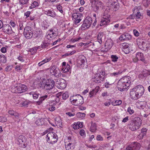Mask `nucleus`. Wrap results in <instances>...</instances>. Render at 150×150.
<instances>
[{"label":"nucleus","mask_w":150,"mask_h":150,"mask_svg":"<svg viewBox=\"0 0 150 150\" xmlns=\"http://www.w3.org/2000/svg\"><path fill=\"white\" fill-rule=\"evenodd\" d=\"M133 122L129 125V128L132 131L138 129L142 124V120L138 117H135L133 120Z\"/></svg>","instance_id":"obj_1"},{"label":"nucleus","mask_w":150,"mask_h":150,"mask_svg":"<svg viewBox=\"0 0 150 150\" xmlns=\"http://www.w3.org/2000/svg\"><path fill=\"white\" fill-rule=\"evenodd\" d=\"M27 86L23 84H19L16 86H13L11 89V91L14 93H22L27 90Z\"/></svg>","instance_id":"obj_2"},{"label":"nucleus","mask_w":150,"mask_h":150,"mask_svg":"<svg viewBox=\"0 0 150 150\" xmlns=\"http://www.w3.org/2000/svg\"><path fill=\"white\" fill-rule=\"evenodd\" d=\"M46 139L49 143L53 144L57 142L58 137L56 133L53 132H50L47 135Z\"/></svg>","instance_id":"obj_3"},{"label":"nucleus","mask_w":150,"mask_h":150,"mask_svg":"<svg viewBox=\"0 0 150 150\" xmlns=\"http://www.w3.org/2000/svg\"><path fill=\"white\" fill-rule=\"evenodd\" d=\"M91 7L93 11L97 12L100 8L103 6V3L100 1L96 0H90Z\"/></svg>","instance_id":"obj_4"},{"label":"nucleus","mask_w":150,"mask_h":150,"mask_svg":"<svg viewBox=\"0 0 150 150\" xmlns=\"http://www.w3.org/2000/svg\"><path fill=\"white\" fill-rule=\"evenodd\" d=\"M74 140L70 137L66 139L65 143V148L67 150H73L75 148Z\"/></svg>","instance_id":"obj_5"},{"label":"nucleus","mask_w":150,"mask_h":150,"mask_svg":"<svg viewBox=\"0 0 150 150\" xmlns=\"http://www.w3.org/2000/svg\"><path fill=\"white\" fill-rule=\"evenodd\" d=\"M74 99L71 101L72 104L76 106H79L84 103L83 97L79 95H77L74 96Z\"/></svg>","instance_id":"obj_6"},{"label":"nucleus","mask_w":150,"mask_h":150,"mask_svg":"<svg viewBox=\"0 0 150 150\" xmlns=\"http://www.w3.org/2000/svg\"><path fill=\"white\" fill-rule=\"evenodd\" d=\"M92 22L91 18L87 16L83 21V24L81 26V28L83 30L89 28L91 25Z\"/></svg>","instance_id":"obj_7"},{"label":"nucleus","mask_w":150,"mask_h":150,"mask_svg":"<svg viewBox=\"0 0 150 150\" xmlns=\"http://www.w3.org/2000/svg\"><path fill=\"white\" fill-rule=\"evenodd\" d=\"M139 7L135 6L133 9V12L135 16L136 20L137 21H138V19H142L143 18V14L139 12Z\"/></svg>","instance_id":"obj_8"},{"label":"nucleus","mask_w":150,"mask_h":150,"mask_svg":"<svg viewBox=\"0 0 150 150\" xmlns=\"http://www.w3.org/2000/svg\"><path fill=\"white\" fill-rule=\"evenodd\" d=\"M83 17V15L78 13H74L72 14V17L74 22L75 24L77 25L80 23L81 20V18Z\"/></svg>","instance_id":"obj_9"},{"label":"nucleus","mask_w":150,"mask_h":150,"mask_svg":"<svg viewBox=\"0 0 150 150\" xmlns=\"http://www.w3.org/2000/svg\"><path fill=\"white\" fill-rule=\"evenodd\" d=\"M140 148V145L139 143L137 142H134L131 143V144L127 146L126 150H138Z\"/></svg>","instance_id":"obj_10"},{"label":"nucleus","mask_w":150,"mask_h":150,"mask_svg":"<svg viewBox=\"0 0 150 150\" xmlns=\"http://www.w3.org/2000/svg\"><path fill=\"white\" fill-rule=\"evenodd\" d=\"M54 85V81L53 80L48 79L44 84V88L46 90H50L53 88Z\"/></svg>","instance_id":"obj_11"},{"label":"nucleus","mask_w":150,"mask_h":150,"mask_svg":"<svg viewBox=\"0 0 150 150\" xmlns=\"http://www.w3.org/2000/svg\"><path fill=\"white\" fill-rule=\"evenodd\" d=\"M24 34L26 38H31L33 36V33L31 30V27L28 26L24 28Z\"/></svg>","instance_id":"obj_12"},{"label":"nucleus","mask_w":150,"mask_h":150,"mask_svg":"<svg viewBox=\"0 0 150 150\" xmlns=\"http://www.w3.org/2000/svg\"><path fill=\"white\" fill-rule=\"evenodd\" d=\"M3 31L8 35H10L14 33L11 26L8 24L4 25L2 29Z\"/></svg>","instance_id":"obj_13"},{"label":"nucleus","mask_w":150,"mask_h":150,"mask_svg":"<svg viewBox=\"0 0 150 150\" xmlns=\"http://www.w3.org/2000/svg\"><path fill=\"white\" fill-rule=\"evenodd\" d=\"M110 17V15L108 14L104 15L100 21V25L102 26L109 24L110 22V20L109 19Z\"/></svg>","instance_id":"obj_14"},{"label":"nucleus","mask_w":150,"mask_h":150,"mask_svg":"<svg viewBox=\"0 0 150 150\" xmlns=\"http://www.w3.org/2000/svg\"><path fill=\"white\" fill-rule=\"evenodd\" d=\"M123 81L120 79L118 82L117 84V87L118 90L120 91H124L129 87V86L125 85L126 84L122 82Z\"/></svg>","instance_id":"obj_15"},{"label":"nucleus","mask_w":150,"mask_h":150,"mask_svg":"<svg viewBox=\"0 0 150 150\" xmlns=\"http://www.w3.org/2000/svg\"><path fill=\"white\" fill-rule=\"evenodd\" d=\"M136 93H138L140 97L143 95L144 89L143 86L142 85H138L133 88Z\"/></svg>","instance_id":"obj_16"},{"label":"nucleus","mask_w":150,"mask_h":150,"mask_svg":"<svg viewBox=\"0 0 150 150\" xmlns=\"http://www.w3.org/2000/svg\"><path fill=\"white\" fill-rule=\"evenodd\" d=\"M130 95L131 98L134 100H137L140 97L138 93H136V91L133 88L130 92Z\"/></svg>","instance_id":"obj_17"},{"label":"nucleus","mask_w":150,"mask_h":150,"mask_svg":"<svg viewBox=\"0 0 150 150\" xmlns=\"http://www.w3.org/2000/svg\"><path fill=\"white\" fill-rule=\"evenodd\" d=\"M121 79L123 81L122 82L126 84L125 85L129 86L131 83V78L129 76H125L121 78Z\"/></svg>","instance_id":"obj_18"},{"label":"nucleus","mask_w":150,"mask_h":150,"mask_svg":"<svg viewBox=\"0 0 150 150\" xmlns=\"http://www.w3.org/2000/svg\"><path fill=\"white\" fill-rule=\"evenodd\" d=\"M58 87L59 88L63 89L65 88L66 86V81L63 79H61L58 81Z\"/></svg>","instance_id":"obj_19"},{"label":"nucleus","mask_w":150,"mask_h":150,"mask_svg":"<svg viewBox=\"0 0 150 150\" xmlns=\"http://www.w3.org/2000/svg\"><path fill=\"white\" fill-rule=\"evenodd\" d=\"M50 72L53 75L57 76H59V69L55 66L52 67L50 70Z\"/></svg>","instance_id":"obj_20"},{"label":"nucleus","mask_w":150,"mask_h":150,"mask_svg":"<svg viewBox=\"0 0 150 150\" xmlns=\"http://www.w3.org/2000/svg\"><path fill=\"white\" fill-rule=\"evenodd\" d=\"M110 6L116 10L118 9L119 8V5L118 1L117 0H113V1L109 3Z\"/></svg>","instance_id":"obj_21"},{"label":"nucleus","mask_w":150,"mask_h":150,"mask_svg":"<svg viewBox=\"0 0 150 150\" xmlns=\"http://www.w3.org/2000/svg\"><path fill=\"white\" fill-rule=\"evenodd\" d=\"M132 38L131 36L129 33H126L121 35L119 39L120 40H129Z\"/></svg>","instance_id":"obj_22"},{"label":"nucleus","mask_w":150,"mask_h":150,"mask_svg":"<svg viewBox=\"0 0 150 150\" xmlns=\"http://www.w3.org/2000/svg\"><path fill=\"white\" fill-rule=\"evenodd\" d=\"M46 120H47L50 123L49 119L41 118L38 119L35 121V123L38 125H42L45 124V122L46 121Z\"/></svg>","instance_id":"obj_23"},{"label":"nucleus","mask_w":150,"mask_h":150,"mask_svg":"<svg viewBox=\"0 0 150 150\" xmlns=\"http://www.w3.org/2000/svg\"><path fill=\"white\" fill-rule=\"evenodd\" d=\"M86 60V58L83 55H80L77 60V63L80 65L79 66H80L84 65Z\"/></svg>","instance_id":"obj_24"},{"label":"nucleus","mask_w":150,"mask_h":150,"mask_svg":"<svg viewBox=\"0 0 150 150\" xmlns=\"http://www.w3.org/2000/svg\"><path fill=\"white\" fill-rule=\"evenodd\" d=\"M45 13L53 18H54L56 16V13L53 9L45 11Z\"/></svg>","instance_id":"obj_25"},{"label":"nucleus","mask_w":150,"mask_h":150,"mask_svg":"<svg viewBox=\"0 0 150 150\" xmlns=\"http://www.w3.org/2000/svg\"><path fill=\"white\" fill-rule=\"evenodd\" d=\"M136 59H137V61L139 60L144 62L145 60L143 54L140 52H138L137 53Z\"/></svg>","instance_id":"obj_26"},{"label":"nucleus","mask_w":150,"mask_h":150,"mask_svg":"<svg viewBox=\"0 0 150 150\" xmlns=\"http://www.w3.org/2000/svg\"><path fill=\"white\" fill-rule=\"evenodd\" d=\"M113 42L111 39L107 40L105 44V46L107 47L108 49H110L111 48L113 45Z\"/></svg>","instance_id":"obj_27"},{"label":"nucleus","mask_w":150,"mask_h":150,"mask_svg":"<svg viewBox=\"0 0 150 150\" xmlns=\"http://www.w3.org/2000/svg\"><path fill=\"white\" fill-rule=\"evenodd\" d=\"M104 35V34L102 32H99L97 40L99 43L101 44L102 42V38Z\"/></svg>","instance_id":"obj_28"},{"label":"nucleus","mask_w":150,"mask_h":150,"mask_svg":"<svg viewBox=\"0 0 150 150\" xmlns=\"http://www.w3.org/2000/svg\"><path fill=\"white\" fill-rule=\"evenodd\" d=\"M18 141L19 144H23L26 141V139L24 136L21 135L19 136Z\"/></svg>","instance_id":"obj_29"},{"label":"nucleus","mask_w":150,"mask_h":150,"mask_svg":"<svg viewBox=\"0 0 150 150\" xmlns=\"http://www.w3.org/2000/svg\"><path fill=\"white\" fill-rule=\"evenodd\" d=\"M144 41L142 40L140 38H138L137 40V42L139 47L140 48H142V46L144 42Z\"/></svg>","instance_id":"obj_30"},{"label":"nucleus","mask_w":150,"mask_h":150,"mask_svg":"<svg viewBox=\"0 0 150 150\" xmlns=\"http://www.w3.org/2000/svg\"><path fill=\"white\" fill-rule=\"evenodd\" d=\"M8 113L10 115L14 116L16 118H18V117L19 114L13 110H9Z\"/></svg>","instance_id":"obj_31"},{"label":"nucleus","mask_w":150,"mask_h":150,"mask_svg":"<svg viewBox=\"0 0 150 150\" xmlns=\"http://www.w3.org/2000/svg\"><path fill=\"white\" fill-rule=\"evenodd\" d=\"M96 130V125L95 123H92L90 128V131L92 132H94Z\"/></svg>","instance_id":"obj_32"},{"label":"nucleus","mask_w":150,"mask_h":150,"mask_svg":"<svg viewBox=\"0 0 150 150\" xmlns=\"http://www.w3.org/2000/svg\"><path fill=\"white\" fill-rule=\"evenodd\" d=\"M147 131V129L146 128H143L141 130V133L139 134V136L141 137L142 138L144 136L146 135V132Z\"/></svg>","instance_id":"obj_33"},{"label":"nucleus","mask_w":150,"mask_h":150,"mask_svg":"<svg viewBox=\"0 0 150 150\" xmlns=\"http://www.w3.org/2000/svg\"><path fill=\"white\" fill-rule=\"evenodd\" d=\"M45 40L42 42V44L41 45V48L44 49L47 48L50 45V43H49L48 42H47Z\"/></svg>","instance_id":"obj_34"},{"label":"nucleus","mask_w":150,"mask_h":150,"mask_svg":"<svg viewBox=\"0 0 150 150\" xmlns=\"http://www.w3.org/2000/svg\"><path fill=\"white\" fill-rule=\"evenodd\" d=\"M47 95H45L43 96L40 97L39 98V100L37 102V103L38 105H40L43 101L47 98Z\"/></svg>","instance_id":"obj_35"},{"label":"nucleus","mask_w":150,"mask_h":150,"mask_svg":"<svg viewBox=\"0 0 150 150\" xmlns=\"http://www.w3.org/2000/svg\"><path fill=\"white\" fill-rule=\"evenodd\" d=\"M86 114L84 113L79 112L77 113L76 116L78 118L83 119L85 117Z\"/></svg>","instance_id":"obj_36"},{"label":"nucleus","mask_w":150,"mask_h":150,"mask_svg":"<svg viewBox=\"0 0 150 150\" xmlns=\"http://www.w3.org/2000/svg\"><path fill=\"white\" fill-rule=\"evenodd\" d=\"M62 70L64 72H69L71 71L70 66L67 64L64 68H63Z\"/></svg>","instance_id":"obj_37"},{"label":"nucleus","mask_w":150,"mask_h":150,"mask_svg":"<svg viewBox=\"0 0 150 150\" xmlns=\"http://www.w3.org/2000/svg\"><path fill=\"white\" fill-rule=\"evenodd\" d=\"M51 60L50 58L48 59H46L43 60L42 61L38 63V65L40 67L42 65L44 64L45 63H46L49 61Z\"/></svg>","instance_id":"obj_38"},{"label":"nucleus","mask_w":150,"mask_h":150,"mask_svg":"<svg viewBox=\"0 0 150 150\" xmlns=\"http://www.w3.org/2000/svg\"><path fill=\"white\" fill-rule=\"evenodd\" d=\"M142 74L144 77H146L150 75V71L144 69L142 71Z\"/></svg>","instance_id":"obj_39"},{"label":"nucleus","mask_w":150,"mask_h":150,"mask_svg":"<svg viewBox=\"0 0 150 150\" xmlns=\"http://www.w3.org/2000/svg\"><path fill=\"white\" fill-rule=\"evenodd\" d=\"M38 4L37 1H34L31 4V6L29 8L30 9H33L36 6H38Z\"/></svg>","instance_id":"obj_40"},{"label":"nucleus","mask_w":150,"mask_h":150,"mask_svg":"<svg viewBox=\"0 0 150 150\" xmlns=\"http://www.w3.org/2000/svg\"><path fill=\"white\" fill-rule=\"evenodd\" d=\"M112 59V61L114 62H115L117 61L118 58L116 55H112L111 56Z\"/></svg>","instance_id":"obj_41"},{"label":"nucleus","mask_w":150,"mask_h":150,"mask_svg":"<svg viewBox=\"0 0 150 150\" xmlns=\"http://www.w3.org/2000/svg\"><path fill=\"white\" fill-rule=\"evenodd\" d=\"M69 95L67 92H66L62 95V98L63 99L66 100L68 97Z\"/></svg>","instance_id":"obj_42"},{"label":"nucleus","mask_w":150,"mask_h":150,"mask_svg":"<svg viewBox=\"0 0 150 150\" xmlns=\"http://www.w3.org/2000/svg\"><path fill=\"white\" fill-rule=\"evenodd\" d=\"M122 72V71H120L117 72H114L110 73V75L111 76H116L121 74Z\"/></svg>","instance_id":"obj_43"},{"label":"nucleus","mask_w":150,"mask_h":150,"mask_svg":"<svg viewBox=\"0 0 150 150\" xmlns=\"http://www.w3.org/2000/svg\"><path fill=\"white\" fill-rule=\"evenodd\" d=\"M146 102H141L140 103V106L139 107L140 108L144 109L146 107Z\"/></svg>","instance_id":"obj_44"},{"label":"nucleus","mask_w":150,"mask_h":150,"mask_svg":"<svg viewBox=\"0 0 150 150\" xmlns=\"http://www.w3.org/2000/svg\"><path fill=\"white\" fill-rule=\"evenodd\" d=\"M122 47L123 50L124 49L128 48V47H130V45L127 43H124L122 44Z\"/></svg>","instance_id":"obj_45"},{"label":"nucleus","mask_w":150,"mask_h":150,"mask_svg":"<svg viewBox=\"0 0 150 150\" xmlns=\"http://www.w3.org/2000/svg\"><path fill=\"white\" fill-rule=\"evenodd\" d=\"M17 59L21 62H23L25 61V58L22 55H21L18 57Z\"/></svg>","instance_id":"obj_46"},{"label":"nucleus","mask_w":150,"mask_h":150,"mask_svg":"<svg viewBox=\"0 0 150 150\" xmlns=\"http://www.w3.org/2000/svg\"><path fill=\"white\" fill-rule=\"evenodd\" d=\"M38 48V47H34L30 49V51L32 53H34L36 52Z\"/></svg>","instance_id":"obj_47"},{"label":"nucleus","mask_w":150,"mask_h":150,"mask_svg":"<svg viewBox=\"0 0 150 150\" xmlns=\"http://www.w3.org/2000/svg\"><path fill=\"white\" fill-rule=\"evenodd\" d=\"M49 31L50 32V34H51V36L53 38H54L55 37L57 36V34L54 32L52 29H51Z\"/></svg>","instance_id":"obj_48"},{"label":"nucleus","mask_w":150,"mask_h":150,"mask_svg":"<svg viewBox=\"0 0 150 150\" xmlns=\"http://www.w3.org/2000/svg\"><path fill=\"white\" fill-rule=\"evenodd\" d=\"M143 1L144 6L146 7H147L150 3V1L148 0H145Z\"/></svg>","instance_id":"obj_49"},{"label":"nucleus","mask_w":150,"mask_h":150,"mask_svg":"<svg viewBox=\"0 0 150 150\" xmlns=\"http://www.w3.org/2000/svg\"><path fill=\"white\" fill-rule=\"evenodd\" d=\"M7 119L4 117L0 116V122H5L7 121Z\"/></svg>","instance_id":"obj_50"},{"label":"nucleus","mask_w":150,"mask_h":150,"mask_svg":"<svg viewBox=\"0 0 150 150\" xmlns=\"http://www.w3.org/2000/svg\"><path fill=\"white\" fill-rule=\"evenodd\" d=\"M95 91V90H94V89H93L92 91H90L89 93V96L90 98H91L93 97L94 95L95 94H96Z\"/></svg>","instance_id":"obj_51"},{"label":"nucleus","mask_w":150,"mask_h":150,"mask_svg":"<svg viewBox=\"0 0 150 150\" xmlns=\"http://www.w3.org/2000/svg\"><path fill=\"white\" fill-rule=\"evenodd\" d=\"M127 111L130 115L134 113V111L133 110L131 109L130 107H129L127 110Z\"/></svg>","instance_id":"obj_52"},{"label":"nucleus","mask_w":150,"mask_h":150,"mask_svg":"<svg viewBox=\"0 0 150 150\" xmlns=\"http://www.w3.org/2000/svg\"><path fill=\"white\" fill-rule=\"evenodd\" d=\"M130 47H128V48H126L125 49H124L123 50V51L125 54H128L130 52Z\"/></svg>","instance_id":"obj_53"},{"label":"nucleus","mask_w":150,"mask_h":150,"mask_svg":"<svg viewBox=\"0 0 150 150\" xmlns=\"http://www.w3.org/2000/svg\"><path fill=\"white\" fill-rule=\"evenodd\" d=\"M115 105H119L121 104L122 101L120 100H117L115 101Z\"/></svg>","instance_id":"obj_54"},{"label":"nucleus","mask_w":150,"mask_h":150,"mask_svg":"<svg viewBox=\"0 0 150 150\" xmlns=\"http://www.w3.org/2000/svg\"><path fill=\"white\" fill-rule=\"evenodd\" d=\"M0 61L3 63H5L6 62V57L4 56V57H2L0 59Z\"/></svg>","instance_id":"obj_55"},{"label":"nucleus","mask_w":150,"mask_h":150,"mask_svg":"<svg viewBox=\"0 0 150 150\" xmlns=\"http://www.w3.org/2000/svg\"><path fill=\"white\" fill-rule=\"evenodd\" d=\"M39 95V94L35 92L33 94V97L34 99H36L38 97V95Z\"/></svg>","instance_id":"obj_56"},{"label":"nucleus","mask_w":150,"mask_h":150,"mask_svg":"<svg viewBox=\"0 0 150 150\" xmlns=\"http://www.w3.org/2000/svg\"><path fill=\"white\" fill-rule=\"evenodd\" d=\"M146 41L145 42L144 41L142 45V48H141L140 49L143 50H146Z\"/></svg>","instance_id":"obj_57"},{"label":"nucleus","mask_w":150,"mask_h":150,"mask_svg":"<svg viewBox=\"0 0 150 150\" xmlns=\"http://www.w3.org/2000/svg\"><path fill=\"white\" fill-rule=\"evenodd\" d=\"M29 102L27 101H24L23 102L21 103V104L23 106L27 107L28 104Z\"/></svg>","instance_id":"obj_58"},{"label":"nucleus","mask_w":150,"mask_h":150,"mask_svg":"<svg viewBox=\"0 0 150 150\" xmlns=\"http://www.w3.org/2000/svg\"><path fill=\"white\" fill-rule=\"evenodd\" d=\"M12 69V67L10 66H8L5 69V70L6 71H10Z\"/></svg>","instance_id":"obj_59"},{"label":"nucleus","mask_w":150,"mask_h":150,"mask_svg":"<svg viewBox=\"0 0 150 150\" xmlns=\"http://www.w3.org/2000/svg\"><path fill=\"white\" fill-rule=\"evenodd\" d=\"M79 134L81 136H85V132L83 129H81L80 131Z\"/></svg>","instance_id":"obj_60"},{"label":"nucleus","mask_w":150,"mask_h":150,"mask_svg":"<svg viewBox=\"0 0 150 150\" xmlns=\"http://www.w3.org/2000/svg\"><path fill=\"white\" fill-rule=\"evenodd\" d=\"M15 68L16 70L18 71L22 69V67L19 65H17L15 67Z\"/></svg>","instance_id":"obj_61"},{"label":"nucleus","mask_w":150,"mask_h":150,"mask_svg":"<svg viewBox=\"0 0 150 150\" xmlns=\"http://www.w3.org/2000/svg\"><path fill=\"white\" fill-rule=\"evenodd\" d=\"M128 18L131 19H134V18L136 19L135 16L133 13L132 14H131L130 15Z\"/></svg>","instance_id":"obj_62"},{"label":"nucleus","mask_w":150,"mask_h":150,"mask_svg":"<svg viewBox=\"0 0 150 150\" xmlns=\"http://www.w3.org/2000/svg\"><path fill=\"white\" fill-rule=\"evenodd\" d=\"M96 139L98 141H101L103 140V138L100 135H98Z\"/></svg>","instance_id":"obj_63"},{"label":"nucleus","mask_w":150,"mask_h":150,"mask_svg":"<svg viewBox=\"0 0 150 150\" xmlns=\"http://www.w3.org/2000/svg\"><path fill=\"white\" fill-rule=\"evenodd\" d=\"M28 2V0H20L19 2L21 4H24Z\"/></svg>","instance_id":"obj_64"}]
</instances>
